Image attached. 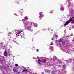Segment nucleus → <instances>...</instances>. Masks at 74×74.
<instances>
[{
  "instance_id": "obj_1",
  "label": "nucleus",
  "mask_w": 74,
  "mask_h": 74,
  "mask_svg": "<svg viewBox=\"0 0 74 74\" xmlns=\"http://www.w3.org/2000/svg\"><path fill=\"white\" fill-rule=\"evenodd\" d=\"M16 37H19V34H20L21 38H24L25 37V35L24 34V32L23 31H20L18 30L16 31Z\"/></svg>"
},
{
  "instance_id": "obj_2",
  "label": "nucleus",
  "mask_w": 74,
  "mask_h": 74,
  "mask_svg": "<svg viewBox=\"0 0 74 74\" xmlns=\"http://www.w3.org/2000/svg\"><path fill=\"white\" fill-rule=\"evenodd\" d=\"M72 18H74V17H72V18H71L69 20H68L65 23V24H64V26H66V25H67L69 23H70V22H71V21H72V20H73Z\"/></svg>"
},
{
  "instance_id": "obj_3",
  "label": "nucleus",
  "mask_w": 74,
  "mask_h": 74,
  "mask_svg": "<svg viewBox=\"0 0 74 74\" xmlns=\"http://www.w3.org/2000/svg\"><path fill=\"white\" fill-rule=\"evenodd\" d=\"M25 28H26L27 30H30V29H31V26H27V25H25Z\"/></svg>"
},
{
  "instance_id": "obj_4",
  "label": "nucleus",
  "mask_w": 74,
  "mask_h": 74,
  "mask_svg": "<svg viewBox=\"0 0 74 74\" xmlns=\"http://www.w3.org/2000/svg\"><path fill=\"white\" fill-rule=\"evenodd\" d=\"M42 13H43V12H41L39 13V15H40V16L41 17H42V16H42Z\"/></svg>"
},
{
  "instance_id": "obj_5",
  "label": "nucleus",
  "mask_w": 74,
  "mask_h": 74,
  "mask_svg": "<svg viewBox=\"0 0 74 74\" xmlns=\"http://www.w3.org/2000/svg\"><path fill=\"white\" fill-rule=\"evenodd\" d=\"M41 60L40 59H39L38 60V64H40V63H41Z\"/></svg>"
},
{
  "instance_id": "obj_6",
  "label": "nucleus",
  "mask_w": 74,
  "mask_h": 74,
  "mask_svg": "<svg viewBox=\"0 0 74 74\" xmlns=\"http://www.w3.org/2000/svg\"><path fill=\"white\" fill-rule=\"evenodd\" d=\"M4 56H7V52L6 51H4Z\"/></svg>"
},
{
  "instance_id": "obj_7",
  "label": "nucleus",
  "mask_w": 74,
  "mask_h": 74,
  "mask_svg": "<svg viewBox=\"0 0 74 74\" xmlns=\"http://www.w3.org/2000/svg\"><path fill=\"white\" fill-rule=\"evenodd\" d=\"M13 71H14V72H16V73H17V72H18V71H17V70L15 69L14 68V69Z\"/></svg>"
},
{
  "instance_id": "obj_8",
  "label": "nucleus",
  "mask_w": 74,
  "mask_h": 74,
  "mask_svg": "<svg viewBox=\"0 0 74 74\" xmlns=\"http://www.w3.org/2000/svg\"><path fill=\"white\" fill-rule=\"evenodd\" d=\"M27 71V70L26 69H23V73H25V72H26Z\"/></svg>"
},
{
  "instance_id": "obj_9",
  "label": "nucleus",
  "mask_w": 74,
  "mask_h": 74,
  "mask_svg": "<svg viewBox=\"0 0 74 74\" xmlns=\"http://www.w3.org/2000/svg\"><path fill=\"white\" fill-rule=\"evenodd\" d=\"M56 70H53L52 71V74H54V73H53V72H55H55H56Z\"/></svg>"
},
{
  "instance_id": "obj_10",
  "label": "nucleus",
  "mask_w": 74,
  "mask_h": 74,
  "mask_svg": "<svg viewBox=\"0 0 74 74\" xmlns=\"http://www.w3.org/2000/svg\"><path fill=\"white\" fill-rule=\"evenodd\" d=\"M42 60H43L45 63V62H46V61H47V60H46V59H45V58L44 59Z\"/></svg>"
},
{
  "instance_id": "obj_11",
  "label": "nucleus",
  "mask_w": 74,
  "mask_h": 74,
  "mask_svg": "<svg viewBox=\"0 0 74 74\" xmlns=\"http://www.w3.org/2000/svg\"><path fill=\"white\" fill-rule=\"evenodd\" d=\"M10 34H11V32H9L7 36H10Z\"/></svg>"
},
{
  "instance_id": "obj_12",
  "label": "nucleus",
  "mask_w": 74,
  "mask_h": 74,
  "mask_svg": "<svg viewBox=\"0 0 74 74\" xmlns=\"http://www.w3.org/2000/svg\"><path fill=\"white\" fill-rule=\"evenodd\" d=\"M24 19H26V20H28V18L27 17H25Z\"/></svg>"
},
{
  "instance_id": "obj_13",
  "label": "nucleus",
  "mask_w": 74,
  "mask_h": 74,
  "mask_svg": "<svg viewBox=\"0 0 74 74\" xmlns=\"http://www.w3.org/2000/svg\"><path fill=\"white\" fill-rule=\"evenodd\" d=\"M66 1H67L68 2V3H70V1H71V0H66Z\"/></svg>"
},
{
  "instance_id": "obj_14",
  "label": "nucleus",
  "mask_w": 74,
  "mask_h": 74,
  "mask_svg": "<svg viewBox=\"0 0 74 74\" xmlns=\"http://www.w3.org/2000/svg\"><path fill=\"white\" fill-rule=\"evenodd\" d=\"M60 42H62V44H63V43H64V42H63V41L62 42V40H61Z\"/></svg>"
},
{
  "instance_id": "obj_15",
  "label": "nucleus",
  "mask_w": 74,
  "mask_h": 74,
  "mask_svg": "<svg viewBox=\"0 0 74 74\" xmlns=\"http://www.w3.org/2000/svg\"><path fill=\"white\" fill-rule=\"evenodd\" d=\"M15 66H16V67H18V64H16L15 65Z\"/></svg>"
},
{
  "instance_id": "obj_16",
  "label": "nucleus",
  "mask_w": 74,
  "mask_h": 74,
  "mask_svg": "<svg viewBox=\"0 0 74 74\" xmlns=\"http://www.w3.org/2000/svg\"><path fill=\"white\" fill-rule=\"evenodd\" d=\"M36 52H39V50H38V49H36Z\"/></svg>"
},
{
  "instance_id": "obj_17",
  "label": "nucleus",
  "mask_w": 74,
  "mask_h": 74,
  "mask_svg": "<svg viewBox=\"0 0 74 74\" xmlns=\"http://www.w3.org/2000/svg\"><path fill=\"white\" fill-rule=\"evenodd\" d=\"M14 43H15V44H16V41H14Z\"/></svg>"
},
{
  "instance_id": "obj_18",
  "label": "nucleus",
  "mask_w": 74,
  "mask_h": 74,
  "mask_svg": "<svg viewBox=\"0 0 74 74\" xmlns=\"http://www.w3.org/2000/svg\"><path fill=\"white\" fill-rule=\"evenodd\" d=\"M53 45V43H51V45Z\"/></svg>"
},
{
  "instance_id": "obj_19",
  "label": "nucleus",
  "mask_w": 74,
  "mask_h": 74,
  "mask_svg": "<svg viewBox=\"0 0 74 74\" xmlns=\"http://www.w3.org/2000/svg\"><path fill=\"white\" fill-rule=\"evenodd\" d=\"M58 35H56V37L57 38H58Z\"/></svg>"
},
{
  "instance_id": "obj_20",
  "label": "nucleus",
  "mask_w": 74,
  "mask_h": 74,
  "mask_svg": "<svg viewBox=\"0 0 74 74\" xmlns=\"http://www.w3.org/2000/svg\"><path fill=\"white\" fill-rule=\"evenodd\" d=\"M64 66H65V65H63V67H64Z\"/></svg>"
},
{
  "instance_id": "obj_21",
  "label": "nucleus",
  "mask_w": 74,
  "mask_h": 74,
  "mask_svg": "<svg viewBox=\"0 0 74 74\" xmlns=\"http://www.w3.org/2000/svg\"><path fill=\"white\" fill-rule=\"evenodd\" d=\"M42 74H44V72H42Z\"/></svg>"
},
{
  "instance_id": "obj_22",
  "label": "nucleus",
  "mask_w": 74,
  "mask_h": 74,
  "mask_svg": "<svg viewBox=\"0 0 74 74\" xmlns=\"http://www.w3.org/2000/svg\"><path fill=\"white\" fill-rule=\"evenodd\" d=\"M63 44V45H64L65 44V43H64H64H63V44Z\"/></svg>"
},
{
  "instance_id": "obj_23",
  "label": "nucleus",
  "mask_w": 74,
  "mask_h": 74,
  "mask_svg": "<svg viewBox=\"0 0 74 74\" xmlns=\"http://www.w3.org/2000/svg\"><path fill=\"white\" fill-rule=\"evenodd\" d=\"M4 56H3V59H4Z\"/></svg>"
},
{
  "instance_id": "obj_24",
  "label": "nucleus",
  "mask_w": 74,
  "mask_h": 74,
  "mask_svg": "<svg viewBox=\"0 0 74 74\" xmlns=\"http://www.w3.org/2000/svg\"><path fill=\"white\" fill-rule=\"evenodd\" d=\"M9 57H10V54H9Z\"/></svg>"
},
{
  "instance_id": "obj_25",
  "label": "nucleus",
  "mask_w": 74,
  "mask_h": 74,
  "mask_svg": "<svg viewBox=\"0 0 74 74\" xmlns=\"http://www.w3.org/2000/svg\"><path fill=\"white\" fill-rule=\"evenodd\" d=\"M52 40H53V38H52Z\"/></svg>"
},
{
  "instance_id": "obj_26",
  "label": "nucleus",
  "mask_w": 74,
  "mask_h": 74,
  "mask_svg": "<svg viewBox=\"0 0 74 74\" xmlns=\"http://www.w3.org/2000/svg\"><path fill=\"white\" fill-rule=\"evenodd\" d=\"M38 58V57H37V58Z\"/></svg>"
},
{
  "instance_id": "obj_27",
  "label": "nucleus",
  "mask_w": 74,
  "mask_h": 74,
  "mask_svg": "<svg viewBox=\"0 0 74 74\" xmlns=\"http://www.w3.org/2000/svg\"><path fill=\"white\" fill-rule=\"evenodd\" d=\"M51 59V60H52V59L51 58V59Z\"/></svg>"
},
{
  "instance_id": "obj_28",
  "label": "nucleus",
  "mask_w": 74,
  "mask_h": 74,
  "mask_svg": "<svg viewBox=\"0 0 74 74\" xmlns=\"http://www.w3.org/2000/svg\"><path fill=\"white\" fill-rule=\"evenodd\" d=\"M19 73H20H20H21V72H19Z\"/></svg>"
},
{
  "instance_id": "obj_29",
  "label": "nucleus",
  "mask_w": 74,
  "mask_h": 74,
  "mask_svg": "<svg viewBox=\"0 0 74 74\" xmlns=\"http://www.w3.org/2000/svg\"><path fill=\"white\" fill-rule=\"evenodd\" d=\"M56 41L57 42V41H58L57 40Z\"/></svg>"
},
{
  "instance_id": "obj_30",
  "label": "nucleus",
  "mask_w": 74,
  "mask_h": 74,
  "mask_svg": "<svg viewBox=\"0 0 74 74\" xmlns=\"http://www.w3.org/2000/svg\"><path fill=\"white\" fill-rule=\"evenodd\" d=\"M73 62H74V59L73 60Z\"/></svg>"
},
{
  "instance_id": "obj_31",
  "label": "nucleus",
  "mask_w": 74,
  "mask_h": 74,
  "mask_svg": "<svg viewBox=\"0 0 74 74\" xmlns=\"http://www.w3.org/2000/svg\"><path fill=\"white\" fill-rule=\"evenodd\" d=\"M39 18H40V17H39Z\"/></svg>"
}]
</instances>
